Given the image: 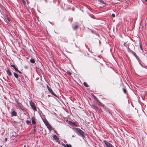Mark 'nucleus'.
I'll return each instance as SVG.
<instances>
[{
    "mask_svg": "<svg viewBox=\"0 0 147 147\" xmlns=\"http://www.w3.org/2000/svg\"><path fill=\"white\" fill-rule=\"evenodd\" d=\"M30 62L32 63H34L35 62V60L33 59H31L30 60Z\"/></svg>",
    "mask_w": 147,
    "mask_h": 147,
    "instance_id": "ddd939ff",
    "label": "nucleus"
},
{
    "mask_svg": "<svg viewBox=\"0 0 147 147\" xmlns=\"http://www.w3.org/2000/svg\"><path fill=\"white\" fill-rule=\"evenodd\" d=\"M47 87L48 89V90L54 96H56V94L53 92V90L52 89L50 88L49 86L48 85L47 86Z\"/></svg>",
    "mask_w": 147,
    "mask_h": 147,
    "instance_id": "20e7f679",
    "label": "nucleus"
},
{
    "mask_svg": "<svg viewBox=\"0 0 147 147\" xmlns=\"http://www.w3.org/2000/svg\"><path fill=\"white\" fill-rule=\"evenodd\" d=\"M53 138L56 142H58L59 143H60V141L59 140L58 138L56 135H55L53 136Z\"/></svg>",
    "mask_w": 147,
    "mask_h": 147,
    "instance_id": "423d86ee",
    "label": "nucleus"
},
{
    "mask_svg": "<svg viewBox=\"0 0 147 147\" xmlns=\"http://www.w3.org/2000/svg\"><path fill=\"white\" fill-rule=\"evenodd\" d=\"M26 123L28 124V125H29L31 123V122H30V121H29V120H27L26 121Z\"/></svg>",
    "mask_w": 147,
    "mask_h": 147,
    "instance_id": "f3484780",
    "label": "nucleus"
},
{
    "mask_svg": "<svg viewBox=\"0 0 147 147\" xmlns=\"http://www.w3.org/2000/svg\"><path fill=\"white\" fill-rule=\"evenodd\" d=\"M7 20H8L9 21H10V20H9V18H7Z\"/></svg>",
    "mask_w": 147,
    "mask_h": 147,
    "instance_id": "cd10ccee",
    "label": "nucleus"
},
{
    "mask_svg": "<svg viewBox=\"0 0 147 147\" xmlns=\"http://www.w3.org/2000/svg\"><path fill=\"white\" fill-rule=\"evenodd\" d=\"M68 123L71 126H74L77 127L79 126V125L77 123L73 121H69Z\"/></svg>",
    "mask_w": 147,
    "mask_h": 147,
    "instance_id": "7ed1b4c3",
    "label": "nucleus"
},
{
    "mask_svg": "<svg viewBox=\"0 0 147 147\" xmlns=\"http://www.w3.org/2000/svg\"><path fill=\"white\" fill-rule=\"evenodd\" d=\"M98 105L102 107H103V106H104V105L103 104L101 103L99 101L98 102Z\"/></svg>",
    "mask_w": 147,
    "mask_h": 147,
    "instance_id": "4468645a",
    "label": "nucleus"
},
{
    "mask_svg": "<svg viewBox=\"0 0 147 147\" xmlns=\"http://www.w3.org/2000/svg\"><path fill=\"white\" fill-rule=\"evenodd\" d=\"M83 84H84V86H85L86 87H88V85L85 82H84Z\"/></svg>",
    "mask_w": 147,
    "mask_h": 147,
    "instance_id": "dca6fc26",
    "label": "nucleus"
},
{
    "mask_svg": "<svg viewBox=\"0 0 147 147\" xmlns=\"http://www.w3.org/2000/svg\"><path fill=\"white\" fill-rule=\"evenodd\" d=\"M145 1H147V0H144Z\"/></svg>",
    "mask_w": 147,
    "mask_h": 147,
    "instance_id": "2f4dec72",
    "label": "nucleus"
},
{
    "mask_svg": "<svg viewBox=\"0 0 147 147\" xmlns=\"http://www.w3.org/2000/svg\"><path fill=\"white\" fill-rule=\"evenodd\" d=\"M43 121L45 123V125L49 123L47 121L46 119H43Z\"/></svg>",
    "mask_w": 147,
    "mask_h": 147,
    "instance_id": "9d476101",
    "label": "nucleus"
},
{
    "mask_svg": "<svg viewBox=\"0 0 147 147\" xmlns=\"http://www.w3.org/2000/svg\"><path fill=\"white\" fill-rule=\"evenodd\" d=\"M95 99L97 101V102H98L99 101L98 100L96 97L95 98Z\"/></svg>",
    "mask_w": 147,
    "mask_h": 147,
    "instance_id": "412c9836",
    "label": "nucleus"
},
{
    "mask_svg": "<svg viewBox=\"0 0 147 147\" xmlns=\"http://www.w3.org/2000/svg\"><path fill=\"white\" fill-rule=\"evenodd\" d=\"M14 76L16 78H18V75L16 73H14Z\"/></svg>",
    "mask_w": 147,
    "mask_h": 147,
    "instance_id": "2eb2a0df",
    "label": "nucleus"
},
{
    "mask_svg": "<svg viewBox=\"0 0 147 147\" xmlns=\"http://www.w3.org/2000/svg\"><path fill=\"white\" fill-rule=\"evenodd\" d=\"M72 129L77 134H80L81 135H84V132L79 128H73Z\"/></svg>",
    "mask_w": 147,
    "mask_h": 147,
    "instance_id": "f257e3e1",
    "label": "nucleus"
},
{
    "mask_svg": "<svg viewBox=\"0 0 147 147\" xmlns=\"http://www.w3.org/2000/svg\"><path fill=\"white\" fill-rule=\"evenodd\" d=\"M11 67H13L14 68H15L16 67L14 65H13V64L11 65Z\"/></svg>",
    "mask_w": 147,
    "mask_h": 147,
    "instance_id": "6ab92c4d",
    "label": "nucleus"
},
{
    "mask_svg": "<svg viewBox=\"0 0 147 147\" xmlns=\"http://www.w3.org/2000/svg\"><path fill=\"white\" fill-rule=\"evenodd\" d=\"M5 140H6V139H7V138H5Z\"/></svg>",
    "mask_w": 147,
    "mask_h": 147,
    "instance_id": "473e14b6",
    "label": "nucleus"
},
{
    "mask_svg": "<svg viewBox=\"0 0 147 147\" xmlns=\"http://www.w3.org/2000/svg\"><path fill=\"white\" fill-rule=\"evenodd\" d=\"M93 96L95 98H96V97L95 96H94V95H93Z\"/></svg>",
    "mask_w": 147,
    "mask_h": 147,
    "instance_id": "c756f323",
    "label": "nucleus"
},
{
    "mask_svg": "<svg viewBox=\"0 0 147 147\" xmlns=\"http://www.w3.org/2000/svg\"><path fill=\"white\" fill-rule=\"evenodd\" d=\"M100 2L102 3H103V1L101 0H99V1Z\"/></svg>",
    "mask_w": 147,
    "mask_h": 147,
    "instance_id": "a878e982",
    "label": "nucleus"
},
{
    "mask_svg": "<svg viewBox=\"0 0 147 147\" xmlns=\"http://www.w3.org/2000/svg\"><path fill=\"white\" fill-rule=\"evenodd\" d=\"M62 145L65 147H71V145L70 144H63Z\"/></svg>",
    "mask_w": 147,
    "mask_h": 147,
    "instance_id": "6e6552de",
    "label": "nucleus"
},
{
    "mask_svg": "<svg viewBox=\"0 0 147 147\" xmlns=\"http://www.w3.org/2000/svg\"><path fill=\"white\" fill-rule=\"evenodd\" d=\"M29 104L32 108L34 111H37L36 107L34 103L32 101H30L29 102Z\"/></svg>",
    "mask_w": 147,
    "mask_h": 147,
    "instance_id": "f03ea898",
    "label": "nucleus"
},
{
    "mask_svg": "<svg viewBox=\"0 0 147 147\" xmlns=\"http://www.w3.org/2000/svg\"><path fill=\"white\" fill-rule=\"evenodd\" d=\"M103 142L107 147H112V145L110 143L106 140H104Z\"/></svg>",
    "mask_w": 147,
    "mask_h": 147,
    "instance_id": "39448f33",
    "label": "nucleus"
},
{
    "mask_svg": "<svg viewBox=\"0 0 147 147\" xmlns=\"http://www.w3.org/2000/svg\"><path fill=\"white\" fill-rule=\"evenodd\" d=\"M140 49H141L142 50V48L141 47V46H140Z\"/></svg>",
    "mask_w": 147,
    "mask_h": 147,
    "instance_id": "7c9ffc66",
    "label": "nucleus"
},
{
    "mask_svg": "<svg viewBox=\"0 0 147 147\" xmlns=\"http://www.w3.org/2000/svg\"><path fill=\"white\" fill-rule=\"evenodd\" d=\"M67 73H68V74H69V75H70V74H71V72H69V71H67Z\"/></svg>",
    "mask_w": 147,
    "mask_h": 147,
    "instance_id": "b1692460",
    "label": "nucleus"
},
{
    "mask_svg": "<svg viewBox=\"0 0 147 147\" xmlns=\"http://www.w3.org/2000/svg\"><path fill=\"white\" fill-rule=\"evenodd\" d=\"M78 27V26H76L74 27V29H76Z\"/></svg>",
    "mask_w": 147,
    "mask_h": 147,
    "instance_id": "aec40b11",
    "label": "nucleus"
},
{
    "mask_svg": "<svg viewBox=\"0 0 147 147\" xmlns=\"http://www.w3.org/2000/svg\"><path fill=\"white\" fill-rule=\"evenodd\" d=\"M16 112L14 111H12L11 112V114L12 116H15L16 115Z\"/></svg>",
    "mask_w": 147,
    "mask_h": 147,
    "instance_id": "9b49d317",
    "label": "nucleus"
},
{
    "mask_svg": "<svg viewBox=\"0 0 147 147\" xmlns=\"http://www.w3.org/2000/svg\"><path fill=\"white\" fill-rule=\"evenodd\" d=\"M112 16L113 17H115V15L113 13L112 14Z\"/></svg>",
    "mask_w": 147,
    "mask_h": 147,
    "instance_id": "4be33fe9",
    "label": "nucleus"
},
{
    "mask_svg": "<svg viewBox=\"0 0 147 147\" xmlns=\"http://www.w3.org/2000/svg\"><path fill=\"white\" fill-rule=\"evenodd\" d=\"M14 69H15V70L17 71H18V69L16 67L14 68Z\"/></svg>",
    "mask_w": 147,
    "mask_h": 147,
    "instance_id": "5701e85b",
    "label": "nucleus"
},
{
    "mask_svg": "<svg viewBox=\"0 0 147 147\" xmlns=\"http://www.w3.org/2000/svg\"><path fill=\"white\" fill-rule=\"evenodd\" d=\"M23 1V3H24V4L25 5L26 4V2H25V1Z\"/></svg>",
    "mask_w": 147,
    "mask_h": 147,
    "instance_id": "393cba45",
    "label": "nucleus"
},
{
    "mask_svg": "<svg viewBox=\"0 0 147 147\" xmlns=\"http://www.w3.org/2000/svg\"><path fill=\"white\" fill-rule=\"evenodd\" d=\"M47 127L49 129H52V127L49 124V123H48L46 125Z\"/></svg>",
    "mask_w": 147,
    "mask_h": 147,
    "instance_id": "1a4fd4ad",
    "label": "nucleus"
},
{
    "mask_svg": "<svg viewBox=\"0 0 147 147\" xmlns=\"http://www.w3.org/2000/svg\"><path fill=\"white\" fill-rule=\"evenodd\" d=\"M36 126H34V129L35 128H36Z\"/></svg>",
    "mask_w": 147,
    "mask_h": 147,
    "instance_id": "c85d7f7f",
    "label": "nucleus"
},
{
    "mask_svg": "<svg viewBox=\"0 0 147 147\" xmlns=\"http://www.w3.org/2000/svg\"><path fill=\"white\" fill-rule=\"evenodd\" d=\"M32 123L33 124H35L36 123L35 118L34 117H32Z\"/></svg>",
    "mask_w": 147,
    "mask_h": 147,
    "instance_id": "0eeeda50",
    "label": "nucleus"
},
{
    "mask_svg": "<svg viewBox=\"0 0 147 147\" xmlns=\"http://www.w3.org/2000/svg\"><path fill=\"white\" fill-rule=\"evenodd\" d=\"M7 72L8 75L9 76L11 75V72L9 70H7Z\"/></svg>",
    "mask_w": 147,
    "mask_h": 147,
    "instance_id": "f8f14e48",
    "label": "nucleus"
},
{
    "mask_svg": "<svg viewBox=\"0 0 147 147\" xmlns=\"http://www.w3.org/2000/svg\"><path fill=\"white\" fill-rule=\"evenodd\" d=\"M123 91L125 93H126V90L125 89L123 88Z\"/></svg>",
    "mask_w": 147,
    "mask_h": 147,
    "instance_id": "a211bd4d",
    "label": "nucleus"
},
{
    "mask_svg": "<svg viewBox=\"0 0 147 147\" xmlns=\"http://www.w3.org/2000/svg\"><path fill=\"white\" fill-rule=\"evenodd\" d=\"M18 72H19L20 73V74L22 73L20 71H19V70H18Z\"/></svg>",
    "mask_w": 147,
    "mask_h": 147,
    "instance_id": "bb28decb",
    "label": "nucleus"
}]
</instances>
